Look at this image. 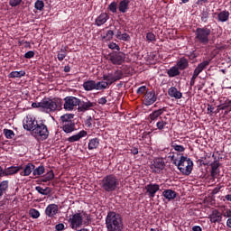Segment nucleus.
<instances>
[{
  "mask_svg": "<svg viewBox=\"0 0 231 231\" xmlns=\"http://www.w3.org/2000/svg\"><path fill=\"white\" fill-rule=\"evenodd\" d=\"M37 124H39V122L35 120V117L29 115L23 120V129H25L26 131H32L33 133V129L37 126Z\"/></svg>",
  "mask_w": 231,
  "mask_h": 231,
  "instance_id": "11",
  "label": "nucleus"
},
{
  "mask_svg": "<svg viewBox=\"0 0 231 231\" xmlns=\"http://www.w3.org/2000/svg\"><path fill=\"white\" fill-rule=\"evenodd\" d=\"M223 217L217 210L213 211V213L209 216V221L211 223H221Z\"/></svg>",
  "mask_w": 231,
  "mask_h": 231,
  "instance_id": "26",
  "label": "nucleus"
},
{
  "mask_svg": "<svg viewBox=\"0 0 231 231\" xmlns=\"http://www.w3.org/2000/svg\"><path fill=\"white\" fill-rule=\"evenodd\" d=\"M10 185V182L8 180H3L0 182V190L3 191L4 194L6 193V190H8V187Z\"/></svg>",
  "mask_w": 231,
  "mask_h": 231,
  "instance_id": "42",
  "label": "nucleus"
},
{
  "mask_svg": "<svg viewBox=\"0 0 231 231\" xmlns=\"http://www.w3.org/2000/svg\"><path fill=\"white\" fill-rule=\"evenodd\" d=\"M73 116H75V115L73 114H65L63 116H60V120H61V125L62 124H68L69 122H73Z\"/></svg>",
  "mask_w": 231,
  "mask_h": 231,
  "instance_id": "37",
  "label": "nucleus"
},
{
  "mask_svg": "<svg viewBox=\"0 0 231 231\" xmlns=\"http://www.w3.org/2000/svg\"><path fill=\"white\" fill-rule=\"evenodd\" d=\"M35 169V165L32 162H29L25 165L23 168V171H22L20 174L21 176H30L32 172H33V170Z\"/></svg>",
  "mask_w": 231,
  "mask_h": 231,
  "instance_id": "28",
  "label": "nucleus"
},
{
  "mask_svg": "<svg viewBox=\"0 0 231 231\" xmlns=\"http://www.w3.org/2000/svg\"><path fill=\"white\" fill-rule=\"evenodd\" d=\"M44 172H46V168L42 165H40L39 167L35 168L32 171V176L34 178H39V176H42V174H44Z\"/></svg>",
  "mask_w": 231,
  "mask_h": 231,
  "instance_id": "30",
  "label": "nucleus"
},
{
  "mask_svg": "<svg viewBox=\"0 0 231 231\" xmlns=\"http://www.w3.org/2000/svg\"><path fill=\"white\" fill-rule=\"evenodd\" d=\"M64 105L63 107L65 109V111H73V109H75V107H79V99L78 97H75L73 96H69V97H66L64 98Z\"/></svg>",
  "mask_w": 231,
  "mask_h": 231,
  "instance_id": "9",
  "label": "nucleus"
},
{
  "mask_svg": "<svg viewBox=\"0 0 231 231\" xmlns=\"http://www.w3.org/2000/svg\"><path fill=\"white\" fill-rule=\"evenodd\" d=\"M221 165V163H219V161H215L213 162L210 163V167H211V178L213 180H216V178H217V176H219V166Z\"/></svg>",
  "mask_w": 231,
  "mask_h": 231,
  "instance_id": "17",
  "label": "nucleus"
},
{
  "mask_svg": "<svg viewBox=\"0 0 231 231\" xmlns=\"http://www.w3.org/2000/svg\"><path fill=\"white\" fill-rule=\"evenodd\" d=\"M61 127L64 131V133H73V131H76L77 128H75V121H70L69 123L61 124Z\"/></svg>",
  "mask_w": 231,
  "mask_h": 231,
  "instance_id": "24",
  "label": "nucleus"
},
{
  "mask_svg": "<svg viewBox=\"0 0 231 231\" xmlns=\"http://www.w3.org/2000/svg\"><path fill=\"white\" fill-rule=\"evenodd\" d=\"M21 170H23V166H11L5 170V176H13V174H17Z\"/></svg>",
  "mask_w": 231,
  "mask_h": 231,
  "instance_id": "27",
  "label": "nucleus"
},
{
  "mask_svg": "<svg viewBox=\"0 0 231 231\" xmlns=\"http://www.w3.org/2000/svg\"><path fill=\"white\" fill-rule=\"evenodd\" d=\"M84 136H88V132H86L85 130H81L79 134L69 137L68 142L73 143L74 142H79V140L84 138Z\"/></svg>",
  "mask_w": 231,
  "mask_h": 231,
  "instance_id": "23",
  "label": "nucleus"
},
{
  "mask_svg": "<svg viewBox=\"0 0 231 231\" xmlns=\"http://www.w3.org/2000/svg\"><path fill=\"white\" fill-rule=\"evenodd\" d=\"M149 91V88H147V86H141L137 88L136 94L137 95H145Z\"/></svg>",
  "mask_w": 231,
  "mask_h": 231,
  "instance_id": "49",
  "label": "nucleus"
},
{
  "mask_svg": "<svg viewBox=\"0 0 231 231\" xmlns=\"http://www.w3.org/2000/svg\"><path fill=\"white\" fill-rule=\"evenodd\" d=\"M178 169L183 176H190L194 169V162L186 156H180L178 162Z\"/></svg>",
  "mask_w": 231,
  "mask_h": 231,
  "instance_id": "5",
  "label": "nucleus"
},
{
  "mask_svg": "<svg viewBox=\"0 0 231 231\" xmlns=\"http://www.w3.org/2000/svg\"><path fill=\"white\" fill-rule=\"evenodd\" d=\"M131 3V0H121L118 5V10L120 14H127V11L129 10V4Z\"/></svg>",
  "mask_w": 231,
  "mask_h": 231,
  "instance_id": "21",
  "label": "nucleus"
},
{
  "mask_svg": "<svg viewBox=\"0 0 231 231\" xmlns=\"http://www.w3.org/2000/svg\"><path fill=\"white\" fill-rule=\"evenodd\" d=\"M158 100V96L154 90L146 91L143 96V104L144 106H152L154 102Z\"/></svg>",
  "mask_w": 231,
  "mask_h": 231,
  "instance_id": "14",
  "label": "nucleus"
},
{
  "mask_svg": "<svg viewBox=\"0 0 231 231\" xmlns=\"http://www.w3.org/2000/svg\"><path fill=\"white\" fill-rule=\"evenodd\" d=\"M115 35V32L108 30L105 35L102 36L103 41H111Z\"/></svg>",
  "mask_w": 231,
  "mask_h": 231,
  "instance_id": "43",
  "label": "nucleus"
},
{
  "mask_svg": "<svg viewBox=\"0 0 231 231\" xmlns=\"http://www.w3.org/2000/svg\"><path fill=\"white\" fill-rule=\"evenodd\" d=\"M109 60L115 66H122L125 62V53L123 51H115L109 54Z\"/></svg>",
  "mask_w": 231,
  "mask_h": 231,
  "instance_id": "7",
  "label": "nucleus"
},
{
  "mask_svg": "<svg viewBox=\"0 0 231 231\" xmlns=\"http://www.w3.org/2000/svg\"><path fill=\"white\" fill-rule=\"evenodd\" d=\"M210 65V60H207L202 61L201 63H199L197 67H196V70H198L199 72L202 73L204 69H207V68H208V66Z\"/></svg>",
  "mask_w": 231,
  "mask_h": 231,
  "instance_id": "35",
  "label": "nucleus"
},
{
  "mask_svg": "<svg viewBox=\"0 0 231 231\" xmlns=\"http://www.w3.org/2000/svg\"><path fill=\"white\" fill-rule=\"evenodd\" d=\"M177 67L180 71L187 69V68H189V60L185 57H181L177 61Z\"/></svg>",
  "mask_w": 231,
  "mask_h": 231,
  "instance_id": "25",
  "label": "nucleus"
},
{
  "mask_svg": "<svg viewBox=\"0 0 231 231\" xmlns=\"http://www.w3.org/2000/svg\"><path fill=\"white\" fill-rule=\"evenodd\" d=\"M35 190L38 191L39 194H42V196H48V194H50V192H51L49 187L43 189L41 186H36Z\"/></svg>",
  "mask_w": 231,
  "mask_h": 231,
  "instance_id": "39",
  "label": "nucleus"
},
{
  "mask_svg": "<svg viewBox=\"0 0 231 231\" xmlns=\"http://www.w3.org/2000/svg\"><path fill=\"white\" fill-rule=\"evenodd\" d=\"M70 226L73 230H77V228L82 226V223L84 218L82 217V214L75 213L72 215V217L69 218Z\"/></svg>",
  "mask_w": 231,
  "mask_h": 231,
  "instance_id": "12",
  "label": "nucleus"
},
{
  "mask_svg": "<svg viewBox=\"0 0 231 231\" xmlns=\"http://www.w3.org/2000/svg\"><path fill=\"white\" fill-rule=\"evenodd\" d=\"M113 75L116 82H117V80H122V79L124 78V72L120 69L116 70Z\"/></svg>",
  "mask_w": 231,
  "mask_h": 231,
  "instance_id": "45",
  "label": "nucleus"
},
{
  "mask_svg": "<svg viewBox=\"0 0 231 231\" xmlns=\"http://www.w3.org/2000/svg\"><path fill=\"white\" fill-rule=\"evenodd\" d=\"M24 59H33L35 57V51H29L24 54Z\"/></svg>",
  "mask_w": 231,
  "mask_h": 231,
  "instance_id": "54",
  "label": "nucleus"
},
{
  "mask_svg": "<svg viewBox=\"0 0 231 231\" xmlns=\"http://www.w3.org/2000/svg\"><path fill=\"white\" fill-rule=\"evenodd\" d=\"M105 225L107 231H124V218L116 211L107 213Z\"/></svg>",
  "mask_w": 231,
  "mask_h": 231,
  "instance_id": "1",
  "label": "nucleus"
},
{
  "mask_svg": "<svg viewBox=\"0 0 231 231\" xmlns=\"http://www.w3.org/2000/svg\"><path fill=\"white\" fill-rule=\"evenodd\" d=\"M100 83H101V89H106L107 86H109L107 81H100Z\"/></svg>",
  "mask_w": 231,
  "mask_h": 231,
  "instance_id": "62",
  "label": "nucleus"
},
{
  "mask_svg": "<svg viewBox=\"0 0 231 231\" xmlns=\"http://www.w3.org/2000/svg\"><path fill=\"white\" fill-rule=\"evenodd\" d=\"M32 107L37 108L39 107L42 111V101L38 102V103H32Z\"/></svg>",
  "mask_w": 231,
  "mask_h": 231,
  "instance_id": "57",
  "label": "nucleus"
},
{
  "mask_svg": "<svg viewBox=\"0 0 231 231\" xmlns=\"http://www.w3.org/2000/svg\"><path fill=\"white\" fill-rule=\"evenodd\" d=\"M29 216H31L32 219H39V217H41V212L35 208H31L29 210Z\"/></svg>",
  "mask_w": 231,
  "mask_h": 231,
  "instance_id": "41",
  "label": "nucleus"
},
{
  "mask_svg": "<svg viewBox=\"0 0 231 231\" xmlns=\"http://www.w3.org/2000/svg\"><path fill=\"white\" fill-rule=\"evenodd\" d=\"M144 190H146L145 195L152 199L156 196V192L160 190V186L157 183H149L144 187Z\"/></svg>",
  "mask_w": 231,
  "mask_h": 231,
  "instance_id": "13",
  "label": "nucleus"
},
{
  "mask_svg": "<svg viewBox=\"0 0 231 231\" xmlns=\"http://www.w3.org/2000/svg\"><path fill=\"white\" fill-rule=\"evenodd\" d=\"M146 41L148 42H156V35L153 32H147L146 33Z\"/></svg>",
  "mask_w": 231,
  "mask_h": 231,
  "instance_id": "48",
  "label": "nucleus"
},
{
  "mask_svg": "<svg viewBox=\"0 0 231 231\" xmlns=\"http://www.w3.org/2000/svg\"><path fill=\"white\" fill-rule=\"evenodd\" d=\"M212 31L207 27H198L195 31V42L207 46L210 42Z\"/></svg>",
  "mask_w": 231,
  "mask_h": 231,
  "instance_id": "4",
  "label": "nucleus"
},
{
  "mask_svg": "<svg viewBox=\"0 0 231 231\" xmlns=\"http://www.w3.org/2000/svg\"><path fill=\"white\" fill-rule=\"evenodd\" d=\"M108 48L110 50H117V51H120V46L118 44H116V42L109 43Z\"/></svg>",
  "mask_w": 231,
  "mask_h": 231,
  "instance_id": "56",
  "label": "nucleus"
},
{
  "mask_svg": "<svg viewBox=\"0 0 231 231\" xmlns=\"http://www.w3.org/2000/svg\"><path fill=\"white\" fill-rule=\"evenodd\" d=\"M98 145H100V139L95 137L89 140L88 149V151H94V149H98Z\"/></svg>",
  "mask_w": 231,
  "mask_h": 231,
  "instance_id": "29",
  "label": "nucleus"
},
{
  "mask_svg": "<svg viewBox=\"0 0 231 231\" xmlns=\"http://www.w3.org/2000/svg\"><path fill=\"white\" fill-rule=\"evenodd\" d=\"M167 111V107H162L161 109L155 110L152 113L149 115V118L152 122H154V120H158L162 115H163Z\"/></svg>",
  "mask_w": 231,
  "mask_h": 231,
  "instance_id": "19",
  "label": "nucleus"
},
{
  "mask_svg": "<svg viewBox=\"0 0 231 231\" xmlns=\"http://www.w3.org/2000/svg\"><path fill=\"white\" fill-rule=\"evenodd\" d=\"M107 21H109V14H107V13H102L97 16L95 23L97 26H102V24H106Z\"/></svg>",
  "mask_w": 231,
  "mask_h": 231,
  "instance_id": "20",
  "label": "nucleus"
},
{
  "mask_svg": "<svg viewBox=\"0 0 231 231\" xmlns=\"http://www.w3.org/2000/svg\"><path fill=\"white\" fill-rule=\"evenodd\" d=\"M97 104H100L101 106H106V104H107V99L106 97H101L97 100Z\"/></svg>",
  "mask_w": 231,
  "mask_h": 231,
  "instance_id": "60",
  "label": "nucleus"
},
{
  "mask_svg": "<svg viewBox=\"0 0 231 231\" xmlns=\"http://www.w3.org/2000/svg\"><path fill=\"white\" fill-rule=\"evenodd\" d=\"M192 231H203V229L199 226H194Z\"/></svg>",
  "mask_w": 231,
  "mask_h": 231,
  "instance_id": "64",
  "label": "nucleus"
},
{
  "mask_svg": "<svg viewBox=\"0 0 231 231\" xmlns=\"http://www.w3.org/2000/svg\"><path fill=\"white\" fill-rule=\"evenodd\" d=\"M150 169L154 174H160L165 169V161L162 158L154 159L153 163L150 165Z\"/></svg>",
  "mask_w": 231,
  "mask_h": 231,
  "instance_id": "10",
  "label": "nucleus"
},
{
  "mask_svg": "<svg viewBox=\"0 0 231 231\" xmlns=\"http://www.w3.org/2000/svg\"><path fill=\"white\" fill-rule=\"evenodd\" d=\"M100 187L105 192H115L120 187V180L115 174H108L103 177Z\"/></svg>",
  "mask_w": 231,
  "mask_h": 231,
  "instance_id": "2",
  "label": "nucleus"
},
{
  "mask_svg": "<svg viewBox=\"0 0 231 231\" xmlns=\"http://www.w3.org/2000/svg\"><path fill=\"white\" fill-rule=\"evenodd\" d=\"M34 8L42 12L44 10V2L42 0H37L34 4Z\"/></svg>",
  "mask_w": 231,
  "mask_h": 231,
  "instance_id": "46",
  "label": "nucleus"
},
{
  "mask_svg": "<svg viewBox=\"0 0 231 231\" xmlns=\"http://www.w3.org/2000/svg\"><path fill=\"white\" fill-rule=\"evenodd\" d=\"M26 75V71L20 70V71H12L8 75V79H23Z\"/></svg>",
  "mask_w": 231,
  "mask_h": 231,
  "instance_id": "33",
  "label": "nucleus"
},
{
  "mask_svg": "<svg viewBox=\"0 0 231 231\" xmlns=\"http://www.w3.org/2000/svg\"><path fill=\"white\" fill-rule=\"evenodd\" d=\"M108 10H110L112 12V14H116V12L118 10V4L116 1L112 2L108 5Z\"/></svg>",
  "mask_w": 231,
  "mask_h": 231,
  "instance_id": "47",
  "label": "nucleus"
},
{
  "mask_svg": "<svg viewBox=\"0 0 231 231\" xmlns=\"http://www.w3.org/2000/svg\"><path fill=\"white\" fill-rule=\"evenodd\" d=\"M224 217H231V209L226 210V212L224 213Z\"/></svg>",
  "mask_w": 231,
  "mask_h": 231,
  "instance_id": "63",
  "label": "nucleus"
},
{
  "mask_svg": "<svg viewBox=\"0 0 231 231\" xmlns=\"http://www.w3.org/2000/svg\"><path fill=\"white\" fill-rule=\"evenodd\" d=\"M103 80H106V83L111 86V84H113L114 82H116L115 79V77L113 75V73H108L107 75H104L103 76Z\"/></svg>",
  "mask_w": 231,
  "mask_h": 231,
  "instance_id": "38",
  "label": "nucleus"
},
{
  "mask_svg": "<svg viewBox=\"0 0 231 231\" xmlns=\"http://www.w3.org/2000/svg\"><path fill=\"white\" fill-rule=\"evenodd\" d=\"M217 15V23H226L230 19V12L224 10L219 13H214Z\"/></svg>",
  "mask_w": 231,
  "mask_h": 231,
  "instance_id": "16",
  "label": "nucleus"
},
{
  "mask_svg": "<svg viewBox=\"0 0 231 231\" xmlns=\"http://www.w3.org/2000/svg\"><path fill=\"white\" fill-rule=\"evenodd\" d=\"M64 228H65V226L62 223H60V224L55 226V230L56 231H62V230H64Z\"/></svg>",
  "mask_w": 231,
  "mask_h": 231,
  "instance_id": "58",
  "label": "nucleus"
},
{
  "mask_svg": "<svg viewBox=\"0 0 231 231\" xmlns=\"http://www.w3.org/2000/svg\"><path fill=\"white\" fill-rule=\"evenodd\" d=\"M171 147L174 149V151H177V152H184L185 147L183 145L173 143Z\"/></svg>",
  "mask_w": 231,
  "mask_h": 231,
  "instance_id": "50",
  "label": "nucleus"
},
{
  "mask_svg": "<svg viewBox=\"0 0 231 231\" xmlns=\"http://www.w3.org/2000/svg\"><path fill=\"white\" fill-rule=\"evenodd\" d=\"M59 214V206L57 204H50L45 208V215L48 217H55Z\"/></svg>",
  "mask_w": 231,
  "mask_h": 231,
  "instance_id": "15",
  "label": "nucleus"
},
{
  "mask_svg": "<svg viewBox=\"0 0 231 231\" xmlns=\"http://www.w3.org/2000/svg\"><path fill=\"white\" fill-rule=\"evenodd\" d=\"M32 134L35 136H40L42 140H47L50 136V131H48V126L43 123H38L36 126L32 129Z\"/></svg>",
  "mask_w": 231,
  "mask_h": 231,
  "instance_id": "6",
  "label": "nucleus"
},
{
  "mask_svg": "<svg viewBox=\"0 0 231 231\" xmlns=\"http://www.w3.org/2000/svg\"><path fill=\"white\" fill-rule=\"evenodd\" d=\"M162 196L168 201H172V199H176V198L178 197V193L172 189H165L162 192Z\"/></svg>",
  "mask_w": 231,
  "mask_h": 231,
  "instance_id": "22",
  "label": "nucleus"
},
{
  "mask_svg": "<svg viewBox=\"0 0 231 231\" xmlns=\"http://www.w3.org/2000/svg\"><path fill=\"white\" fill-rule=\"evenodd\" d=\"M168 95L171 98H175L176 100H180L183 97V94L178 90L176 87H171L168 89Z\"/></svg>",
  "mask_w": 231,
  "mask_h": 231,
  "instance_id": "18",
  "label": "nucleus"
},
{
  "mask_svg": "<svg viewBox=\"0 0 231 231\" xmlns=\"http://www.w3.org/2000/svg\"><path fill=\"white\" fill-rule=\"evenodd\" d=\"M118 41H124L125 42H129L131 41V36L127 32H124Z\"/></svg>",
  "mask_w": 231,
  "mask_h": 231,
  "instance_id": "51",
  "label": "nucleus"
},
{
  "mask_svg": "<svg viewBox=\"0 0 231 231\" xmlns=\"http://www.w3.org/2000/svg\"><path fill=\"white\" fill-rule=\"evenodd\" d=\"M3 133L5 136V138H7V140H12L15 136V133H14V131L11 129L5 128L3 130Z\"/></svg>",
  "mask_w": 231,
  "mask_h": 231,
  "instance_id": "40",
  "label": "nucleus"
},
{
  "mask_svg": "<svg viewBox=\"0 0 231 231\" xmlns=\"http://www.w3.org/2000/svg\"><path fill=\"white\" fill-rule=\"evenodd\" d=\"M68 56V46L62 47L60 51H58L57 58L60 62H62L64 59Z\"/></svg>",
  "mask_w": 231,
  "mask_h": 231,
  "instance_id": "31",
  "label": "nucleus"
},
{
  "mask_svg": "<svg viewBox=\"0 0 231 231\" xmlns=\"http://www.w3.org/2000/svg\"><path fill=\"white\" fill-rule=\"evenodd\" d=\"M23 3V0H9L10 6L15 8V6H19Z\"/></svg>",
  "mask_w": 231,
  "mask_h": 231,
  "instance_id": "53",
  "label": "nucleus"
},
{
  "mask_svg": "<svg viewBox=\"0 0 231 231\" xmlns=\"http://www.w3.org/2000/svg\"><path fill=\"white\" fill-rule=\"evenodd\" d=\"M223 189V185L221 184H217L216 188H214V189L212 190L211 194H213V196H216V194H218L219 190H221Z\"/></svg>",
  "mask_w": 231,
  "mask_h": 231,
  "instance_id": "55",
  "label": "nucleus"
},
{
  "mask_svg": "<svg viewBox=\"0 0 231 231\" xmlns=\"http://www.w3.org/2000/svg\"><path fill=\"white\" fill-rule=\"evenodd\" d=\"M208 10L203 9L202 12L200 13V19L202 23H207V21H208Z\"/></svg>",
  "mask_w": 231,
  "mask_h": 231,
  "instance_id": "44",
  "label": "nucleus"
},
{
  "mask_svg": "<svg viewBox=\"0 0 231 231\" xmlns=\"http://www.w3.org/2000/svg\"><path fill=\"white\" fill-rule=\"evenodd\" d=\"M199 73H201V72H199L196 69H194V71H193V75H192V77H191V79H198V77H199Z\"/></svg>",
  "mask_w": 231,
  "mask_h": 231,
  "instance_id": "61",
  "label": "nucleus"
},
{
  "mask_svg": "<svg viewBox=\"0 0 231 231\" xmlns=\"http://www.w3.org/2000/svg\"><path fill=\"white\" fill-rule=\"evenodd\" d=\"M180 74V69L177 66L171 67L170 69L167 70V75L170 79L174 77H178Z\"/></svg>",
  "mask_w": 231,
  "mask_h": 231,
  "instance_id": "32",
  "label": "nucleus"
},
{
  "mask_svg": "<svg viewBox=\"0 0 231 231\" xmlns=\"http://www.w3.org/2000/svg\"><path fill=\"white\" fill-rule=\"evenodd\" d=\"M57 109H62V99L54 97L52 99L47 98L42 100V111H45V113H53V111H57Z\"/></svg>",
  "mask_w": 231,
  "mask_h": 231,
  "instance_id": "3",
  "label": "nucleus"
},
{
  "mask_svg": "<svg viewBox=\"0 0 231 231\" xmlns=\"http://www.w3.org/2000/svg\"><path fill=\"white\" fill-rule=\"evenodd\" d=\"M165 125H167V122L161 120L157 122L156 127L160 130L162 131V129H165Z\"/></svg>",
  "mask_w": 231,
  "mask_h": 231,
  "instance_id": "52",
  "label": "nucleus"
},
{
  "mask_svg": "<svg viewBox=\"0 0 231 231\" xmlns=\"http://www.w3.org/2000/svg\"><path fill=\"white\" fill-rule=\"evenodd\" d=\"M54 178H55V173H53L52 170H51L45 175L42 176V181L43 183H48V181L53 180Z\"/></svg>",
  "mask_w": 231,
  "mask_h": 231,
  "instance_id": "34",
  "label": "nucleus"
},
{
  "mask_svg": "<svg viewBox=\"0 0 231 231\" xmlns=\"http://www.w3.org/2000/svg\"><path fill=\"white\" fill-rule=\"evenodd\" d=\"M214 109H215L214 106L208 105V115H210V116L214 115Z\"/></svg>",
  "mask_w": 231,
  "mask_h": 231,
  "instance_id": "59",
  "label": "nucleus"
},
{
  "mask_svg": "<svg viewBox=\"0 0 231 231\" xmlns=\"http://www.w3.org/2000/svg\"><path fill=\"white\" fill-rule=\"evenodd\" d=\"M97 107V103L91 102L89 99L84 97L79 99L78 111L79 113H86V111H91V109Z\"/></svg>",
  "mask_w": 231,
  "mask_h": 231,
  "instance_id": "8",
  "label": "nucleus"
},
{
  "mask_svg": "<svg viewBox=\"0 0 231 231\" xmlns=\"http://www.w3.org/2000/svg\"><path fill=\"white\" fill-rule=\"evenodd\" d=\"M85 91H93L95 89V80H88L83 83Z\"/></svg>",
  "mask_w": 231,
  "mask_h": 231,
  "instance_id": "36",
  "label": "nucleus"
}]
</instances>
